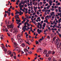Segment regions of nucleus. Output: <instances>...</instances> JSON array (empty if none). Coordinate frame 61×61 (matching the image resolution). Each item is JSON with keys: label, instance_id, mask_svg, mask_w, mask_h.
Returning a JSON list of instances; mask_svg holds the SVG:
<instances>
[{"label": "nucleus", "instance_id": "nucleus-27", "mask_svg": "<svg viewBox=\"0 0 61 61\" xmlns=\"http://www.w3.org/2000/svg\"><path fill=\"white\" fill-rule=\"evenodd\" d=\"M42 19V20H44V17L42 16L41 17Z\"/></svg>", "mask_w": 61, "mask_h": 61}, {"label": "nucleus", "instance_id": "nucleus-11", "mask_svg": "<svg viewBox=\"0 0 61 61\" xmlns=\"http://www.w3.org/2000/svg\"><path fill=\"white\" fill-rule=\"evenodd\" d=\"M5 31L6 32H8V29H7V28H5Z\"/></svg>", "mask_w": 61, "mask_h": 61}, {"label": "nucleus", "instance_id": "nucleus-30", "mask_svg": "<svg viewBox=\"0 0 61 61\" xmlns=\"http://www.w3.org/2000/svg\"><path fill=\"white\" fill-rule=\"evenodd\" d=\"M48 60H49V61L51 60V58H49L48 59Z\"/></svg>", "mask_w": 61, "mask_h": 61}, {"label": "nucleus", "instance_id": "nucleus-35", "mask_svg": "<svg viewBox=\"0 0 61 61\" xmlns=\"http://www.w3.org/2000/svg\"><path fill=\"white\" fill-rule=\"evenodd\" d=\"M36 13L34 12L32 14V15H36Z\"/></svg>", "mask_w": 61, "mask_h": 61}, {"label": "nucleus", "instance_id": "nucleus-1", "mask_svg": "<svg viewBox=\"0 0 61 61\" xmlns=\"http://www.w3.org/2000/svg\"><path fill=\"white\" fill-rule=\"evenodd\" d=\"M7 25V26L8 29H9V28H14V24H13L11 23V25H9V21L8 22Z\"/></svg>", "mask_w": 61, "mask_h": 61}, {"label": "nucleus", "instance_id": "nucleus-16", "mask_svg": "<svg viewBox=\"0 0 61 61\" xmlns=\"http://www.w3.org/2000/svg\"><path fill=\"white\" fill-rule=\"evenodd\" d=\"M7 53H9V54H10V55H11V51H10V50L8 51Z\"/></svg>", "mask_w": 61, "mask_h": 61}, {"label": "nucleus", "instance_id": "nucleus-3", "mask_svg": "<svg viewBox=\"0 0 61 61\" xmlns=\"http://www.w3.org/2000/svg\"><path fill=\"white\" fill-rule=\"evenodd\" d=\"M15 49L17 51H19L20 50V48L18 47H16L15 48Z\"/></svg>", "mask_w": 61, "mask_h": 61}, {"label": "nucleus", "instance_id": "nucleus-25", "mask_svg": "<svg viewBox=\"0 0 61 61\" xmlns=\"http://www.w3.org/2000/svg\"><path fill=\"white\" fill-rule=\"evenodd\" d=\"M61 18H60L59 20V22H61Z\"/></svg>", "mask_w": 61, "mask_h": 61}, {"label": "nucleus", "instance_id": "nucleus-52", "mask_svg": "<svg viewBox=\"0 0 61 61\" xmlns=\"http://www.w3.org/2000/svg\"><path fill=\"white\" fill-rule=\"evenodd\" d=\"M24 29H25V27H23L22 29V30H24Z\"/></svg>", "mask_w": 61, "mask_h": 61}, {"label": "nucleus", "instance_id": "nucleus-19", "mask_svg": "<svg viewBox=\"0 0 61 61\" xmlns=\"http://www.w3.org/2000/svg\"><path fill=\"white\" fill-rule=\"evenodd\" d=\"M11 40L12 41V42H14V39L13 38H11Z\"/></svg>", "mask_w": 61, "mask_h": 61}, {"label": "nucleus", "instance_id": "nucleus-20", "mask_svg": "<svg viewBox=\"0 0 61 61\" xmlns=\"http://www.w3.org/2000/svg\"><path fill=\"white\" fill-rule=\"evenodd\" d=\"M24 51L25 52H27V51H26V49H24Z\"/></svg>", "mask_w": 61, "mask_h": 61}, {"label": "nucleus", "instance_id": "nucleus-21", "mask_svg": "<svg viewBox=\"0 0 61 61\" xmlns=\"http://www.w3.org/2000/svg\"><path fill=\"white\" fill-rule=\"evenodd\" d=\"M8 15L9 16H10V12H8Z\"/></svg>", "mask_w": 61, "mask_h": 61}, {"label": "nucleus", "instance_id": "nucleus-63", "mask_svg": "<svg viewBox=\"0 0 61 61\" xmlns=\"http://www.w3.org/2000/svg\"><path fill=\"white\" fill-rule=\"evenodd\" d=\"M18 22H21V20H19Z\"/></svg>", "mask_w": 61, "mask_h": 61}, {"label": "nucleus", "instance_id": "nucleus-64", "mask_svg": "<svg viewBox=\"0 0 61 61\" xmlns=\"http://www.w3.org/2000/svg\"><path fill=\"white\" fill-rule=\"evenodd\" d=\"M59 36L60 37H61V34H59Z\"/></svg>", "mask_w": 61, "mask_h": 61}, {"label": "nucleus", "instance_id": "nucleus-36", "mask_svg": "<svg viewBox=\"0 0 61 61\" xmlns=\"http://www.w3.org/2000/svg\"><path fill=\"white\" fill-rule=\"evenodd\" d=\"M32 21H33V22H32V23H34V24H36V22H34V21L33 20H32Z\"/></svg>", "mask_w": 61, "mask_h": 61}, {"label": "nucleus", "instance_id": "nucleus-53", "mask_svg": "<svg viewBox=\"0 0 61 61\" xmlns=\"http://www.w3.org/2000/svg\"><path fill=\"white\" fill-rule=\"evenodd\" d=\"M0 38H1V40H2V39H3V37H0Z\"/></svg>", "mask_w": 61, "mask_h": 61}, {"label": "nucleus", "instance_id": "nucleus-38", "mask_svg": "<svg viewBox=\"0 0 61 61\" xmlns=\"http://www.w3.org/2000/svg\"><path fill=\"white\" fill-rule=\"evenodd\" d=\"M13 57L14 59H16V56H14Z\"/></svg>", "mask_w": 61, "mask_h": 61}, {"label": "nucleus", "instance_id": "nucleus-29", "mask_svg": "<svg viewBox=\"0 0 61 61\" xmlns=\"http://www.w3.org/2000/svg\"><path fill=\"white\" fill-rule=\"evenodd\" d=\"M61 5V4H60V3L59 2H58L57 3L58 5Z\"/></svg>", "mask_w": 61, "mask_h": 61}, {"label": "nucleus", "instance_id": "nucleus-5", "mask_svg": "<svg viewBox=\"0 0 61 61\" xmlns=\"http://www.w3.org/2000/svg\"><path fill=\"white\" fill-rule=\"evenodd\" d=\"M21 46L22 47H25V43H23L21 44Z\"/></svg>", "mask_w": 61, "mask_h": 61}, {"label": "nucleus", "instance_id": "nucleus-50", "mask_svg": "<svg viewBox=\"0 0 61 61\" xmlns=\"http://www.w3.org/2000/svg\"><path fill=\"white\" fill-rule=\"evenodd\" d=\"M37 19H39V20L40 19V17H38L37 18Z\"/></svg>", "mask_w": 61, "mask_h": 61}, {"label": "nucleus", "instance_id": "nucleus-57", "mask_svg": "<svg viewBox=\"0 0 61 61\" xmlns=\"http://www.w3.org/2000/svg\"><path fill=\"white\" fill-rule=\"evenodd\" d=\"M21 3L22 4H24V3L23 2V1H21Z\"/></svg>", "mask_w": 61, "mask_h": 61}, {"label": "nucleus", "instance_id": "nucleus-44", "mask_svg": "<svg viewBox=\"0 0 61 61\" xmlns=\"http://www.w3.org/2000/svg\"><path fill=\"white\" fill-rule=\"evenodd\" d=\"M55 11L56 12H58V10H57V9H56Z\"/></svg>", "mask_w": 61, "mask_h": 61}, {"label": "nucleus", "instance_id": "nucleus-51", "mask_svg": "<svg viewBox=\"0 0 61 61\" xmlns=\"http://www.w3.org/2000/svg\"><path fill=\"white\" fill-rule=\"evenodd\" d=\"M43 3L44 4H46V2L44 1L43 2Z\"/></svg>", "mask_w": 61, "mask_h": 61}, {"label": "nucleus", "instance_id": "nucleus-2", "mask_svg": "<svg viewBox=\"0 0 61 61\" xmlns=\"http://www.w3.org/2000/svg\"><path fill=\"white\" fill-rule=\"evenodd\" d=\"M14 31L13 32V33H15V35L17 34V33L18 32V30L17 29H13Z\"/></svg>", "mask_w": 61, "mask_h": 61}, {"label": "nucleus", "instance_id": "nucleus-55", "mask_svg": "<svg viewBox=\"0 0 61 61\" xmlns=\"http://www.w3.org/2000/svg\"><path fill=\"white\" fill-rule=\"evenodd\" d=\"M20 35H21L20 34H19V37H20V38H21V37H20Z\"/></svg>", "mask_w": 61, "mask_h": 61}, {"label": "nucleus", "instance_id": "nucleus-37", "mask_svg": "<svg viewBox=\"0 0 61 61\" xmlns=\"http://www.w3.org/2000/svg\"><path fill=\"white\" fill-rule=\"evenodd\" d=\"M48 5V4L47 3L45 5V6H47Z\"/></svg>", "mask_w": 61, "mask_h": 61}, {"label": "nucleus", "instance_id": "nucleus-34", "mask_svg": "<svg viewBox=\"0 0 61 61\" xmlns=\"http://www.w3.org/2000/svg\"><path fill=\"white\" fill-rule=\"evenodd\" d=\"M7 15L5 13L4 16V17H6V16Z\"/></svg>", "mask_w": 61, "mask_h": 61}, {"label": "nucleus", "instance_id": "nucleus-4", "mask_svg": "<svg viewBox=\"0 0 61 61\" xmlns=\"http://www.w3.org/2000/svg\"><path fill=\"white\" fill-rule=\"evenodd\" d=\"M22 40L21 39H20L18 40V42L19 43H21V42H22Z\"/></svg>", "mask_w": 61, "mask_h": 61}, {"label": "nucleus", "instance_id": "nucleus-39", "mask_svg": "<svg viewBox=\"0 0 61 61\" xmlns=\"http://www.w3.org/2000/svg\"><path fill=\"white\" fill-rule=\"evenodd\" d=\"M47 38H48V39H50V36H47Z\"/></svg>", "mask_w": 61, "mask_h": 61}, {"label": "nucleus", "instance_id": "nucleus-18", "mask_svg": "<svg viewBox=\"0 0 61 61\" xmlns=\"http://www.w3.org/2000/svg\"><path fill=\"white\" fill-rule=\"evenodd\" d=\"M36 44H39V42H38V41H36Z\"/></svg>", "mask_w": 61, "mask_h": 61}, {"label": "nucleus", "instance_id": "nucleus-42", "mask_svg": "<svg viewBox=\"0 0 61 61\" xmlns=\"http://www.w3.org/2000/svg\"><path fill=\"white\" fill-rule=\"evenodd\" d=\"M38 25H40V22H38Z\"/></svg>", "mask_w": 61, "mask_h": 61}, {"label": "nucleus", "instance_id": "nucleus-58", "mask_svg": "<svg viewBox=\"0 0 61 61\" xmlns=\"http://www.w3.org/2000/svg\"><path fill=\"white\" fill-rule=\"evenodd\" d=\"M20 10H23V9L22 8H20Z\"/></svg>", "mask_w": 61, "mask_h": 61}, {"label": "nucleus", "instance_id": "nucleus-24", "mask_svg": "<svg viewBox=\"0 0 61 61\" xmlns=\"http://www.w3.org/2000/svg\"><path fill=\"white\" fill-rule=\"evenodd\" d=\"M46 57H48V53H47L46 55Z\"/></svg>", "mask_w": 61, "mask_h": 61}, {"label": "nucleus", "instance_id": "nucleus-7", "mask_svg": "<svg viewBox=\"0 0 61 61\" xmlns=\"http://www.w3.org/2000/svg\"><path fill=\"white\" fill-rule=\"evenodd\" d=\"M44 54H46L47 53V50H45L43 52Z\"/></svg>", "mask_w": 61, "mask_h": 61}, {"label": "nucleus", "instance_id": "nucleus-13", "mask_svg": "<svg viewBox=\"0 0 61 61\" xmlns=\"http://www.w3.org/2000/svg\"><path fill=\"white\" fill-rule=\"evenodd\" d=\"M59 42L58 41H57L56 42V45H58L59 44Z\"/></svg>", "mask_w": 61, "mask_h": 61}, {"label": "nucleus", "instance_id": "nucleus-40", "mask_svg": "<svg viewBox=\"0 0 61 61\" xmlns=\"http://www.w3.org/2000/svg\"><path fill=\"white\" fill-rule=\"evenodd\" d=\"M39 31H40L39 29H38L37 30V32H39Z\"/></svg>", "mask_w": 61, "mask_h": 61}, {"label": "nucleus", "instance_id": "nucleus-41", "mask_svg": "<svg viewBox=\"0 0 61 61\" xmlns=\"http://www.w3.org/2000/svg\"><path fill=\"white\" fill-rule=\"evenodd\" d=\"M22 3H20V4H19V5H22Z\"/></svg>", "mask_w": 61, "mask_h": 61}, {"label": "nucleus", "instance_id": "nucleus-23", "mask_svg": "<svg viewBox=\"0 0 61 61\" xmlns=\"http://www.w3.org/2000/svg\"><path fill=\"white\" fill-rule=\"evenodd\" d=\"M28 53H29V54H32V52L31 51H30Z\"/></svg>", "mask_w": 61, "mask_h": 61}, {"label": "nucleus", "instance_id": "nucleus-28", "mask_svg": "<svg viewBox=\"0 0 61 61\" xmlns=\"http://www.w3.org/2000/svg\"><path fill=\"white\" fill-rule=\"evenodd\" d=\"M17 15H18H18H15V18H17L16 17H17Z\"/></svg>", "mask_w": 61, "mask_h": 61}, {"label": "nucleus", "instance_id": "nucleus-17", "mask_svg": "<svg viewBox=\"0 0 61 61\" xmlns=\"http://www.w3.org/2000/svg\"><path fill=\"white\" fill-rule=\"evenodd\" d=\"M42 50V49L41 48H39L38 49V51H39V50L41 51V50Z\"/></svg>", "mask_w": 61, "mask_h": 61}, {"label": "nucleus", "instance_id": "nucleus-9", "mask_svg": "<svg viewBox=\"0 0 61 61\" xmlns=\"http://www.w3.org/2000/svg\"><path fill=\"white\" fill-rule=\"evenodd\" d=\"M48 54H52V52H51V51H49L48 52Z\"/></svg>", "mask_w": 61, "mask_h": 61}, {"label": "nucleus", "instance_id": "nucleus-60", "mask_svg": "<svg viewBox=\"0 0 61 61\" xmlns=\"http://www.w3.org/2000/svg\"><path fill=\"white\" fill-rule=\"evenodd\" d=\"M2 30L4 32V31H5V30L4 29H2Z\"/></svg>", "mask_w": 61, "mask_h": 61}, {"label": "nucleus", "instance_id": "nucleus-43", "mask_svg": "<svg viewBox=\"0 0 61 61\" xmlns=\"http://www.w3.org/2000/svg\"><path fill=\"white\" fill-rule=\"evenodd\" d=\"M10 56H11V57H12L13 56V54H12V55H10Z\"/></svg>", "mask_w": 61, "mask_h": 61}, {"label": "nucleus", "instance_id": "nucleus-14", "mask_svg": "<svg viewBox=\"0 0 61 61\" xmlns=\"http://www.w3.org/2000/svg\"><path fill=\"white\" fill-rule=\"evenodd\" d=\"M46 25V23H44V25H43V27H45Z\"/></svg>", "mask_w": 61, "mask_h": 61}, {"label": "nucleus", "instance_id": "nucleus-8", "mask_svg": "<svg viewBox=\"0 0 61 61\" xmlns=\"http://www.w3.org/2000/svg\"><path fill=\"white\" fill-rule=\"evenodd\" d=\"M19 6H20V8H23V7H24V6H23V5H22L21 6L19 5Z\"/></svg>", "mask_w": 61, "mask_h": 61}, {"label": "nucleus", "instance_id": "nucleus-33", "mask_svg": "<svg viewBox=\"0 0 61 61\" xmlns=\"http://www.w3.org/2000/svg\"><path fill=\"white\" fill-rule=\"evenodd\" d=\"M56 38V37H55L53 39V41H54V40H55V38Z\"/></svg>", "mask_w": 61, "mask_h": 61}, {"label": "nucleus", "instance_id": "nucleus-47", "mask_svg": "<svg viewBox=\"0 0 61 61\" xmlns=\"http://www.w3.org/2000/svg\"><path fill=\"white\" fill-rule=\"evenodd\" d=\"M34 10H32V11H31V13H34Z\"/></svg>", "mask_w": 61, "mask_h": 61}, {"label": "nucleus", "instance_id": "nucleus-59", "mask_svg": "<svg viewBox=\"0 0 61 61\" xmlns=\"http://www.w3.org/2000/svg\"><path fill=\"white\" fill-rule=\"evenodd\" d=\"M42 4H43V3H42V2H40V5H42Z\"/></svg>", "mask_w": 61, "mask_h": 61}, {"label": "nucleus", "instance_id": "nucleus-31", "mask_svg": "<svg viewBox=\"0 0 61 61\" xmlns=\"http://www.w3.org/2000/svg\"><path fill=\"white\" fill-rule=\"evenodd\" d=\"M5 13H8V11H6L5 10Z\"/></svg>", "mask_w": 61, "mask_h": 61}, {"label": "nucleus", "instance_id": "nucleus-56", "mask_svg": "<svg viewBox=\"0 0 61 61\" xmlns=\"http://www.w3.org/2000/svg\"><path fill=\"white\" fill-rule=\"evenodd\" d=\"M5 46L6 47H8V46H7V44H6Z\"/></svg>", "mask_w": 61, "mask_h": 61}, {"label": "nucleus", "instance_id": "nucleus-54", "mask_svg": "<svg viewBox=\"0 0 61 61\" xmlns=\"http://www.w3.org/2000/svg\"><path fill=\"white\" fill-rule=\"evenodd\" d=\"M48 29L49 30H50V27H48Z\"/></svg>", "mask_w": 61, "mask_h": 61}, {"label": "nucleus", "instance_id": "nucleus-61", "mask_svg": "<svg viewBox=\"0 0 61 61\" xmlns=\"http://www.w3.org/2000/svg\"><path fill=\"white\" fill-rule=\"evenodd\" d=\"M25 7H26L27 6V4H25Z\"/></svg>", "mask_w": 61, "mask_h": 61}, {"label": "nucleus", "instance_id": "nucleus-46", "mask_svg": "<svg viewBox=\"0 0 61 61\" xmlns=\"http://www.w3.org/2000/svg\"><path fill=\"white\" fill-rule=\"evenodd\" d=\"M25 11H28V9L27 8H26L25 9Z\"/></svg>", "mask_w": 61, "mask_h": 61}, {"label": "nucleus", "instance_id": "nucleus-62", "mask_svg": "<svg viewBox=\"0 0 61 61\" xmlns=\"http://www.w3.org/2000/svg\"><path fill=\"white\" fill-rule=\"evenodd\" d=\"M29 35L28 34H26V37H27V36H28Z\"/></svg>", "mask_w": 61, "mask_h": 61}, {"label": "nucleus", "instance_id": "nucleus-32", "mask_svg": "<svg viewBox=\"0 0 61 61\" xmlns=\"http://www.w3.org/2000/svg\"><path fill=\"white\" fill-rule=\"evenodd\" d=\"M2 48H3V49H5V46H3Z\"/></svg>", "mask_w": 61, "mask_h": 61}, {"label": "nucleus", "instance_id": "nucleus-49", "mask_svg": "<svg viewBox=\"0 0 61 61\" xmlns=\"http://www.w3.org/2000/svg\"><path fill=\"white\" fill-rule=\"evenodd\" d=\"M42 32V30H40V33Z\"/></svg>", "mask_w": 61, "mask_h": 61}, {"label": "nucleus", "instance_id": "nucleus-45", "mask_svg": "<svg viewBox=\"0 0 61 61\" xmlns=\"http://www.w3.org/2000/svg\"><path fill=\"white\" fill-rule=\"evenodd\" d=\"M11 15H12V16H14V14H13V13H11Z\"/></svg>", "mask_w": 61, "mask_h": 61}, {"label": "nucleus", "instance_id": "nucleus-12", "mask_svg": "<svg viewBox=\"0 0 61 61\" xmlns=\"http://www.w3.org/2000/svg\"><path fill=\"white\" fill-rule=\"evenodd\" d=\"M57 47H58V48H59V47H60L61 46V45H57Z\"/></svg>", "mask_w": 61, "mask_h": 61}, {"label": "nucleus", "instance_id": "nucleus-10", "mask_svg": "<svg viewBox=\"0 0 61 61\" xmlns=\"http://www.w3.org/2000/svg\"><path fill=\"white\" fill-rule=\"evenodd\" d=\"M7 50V49L6 48L4 49V51H5V52H6Z\"/></svg>", "mask_w": 61, "mask_h": 61}, {"label": "nucleus", "instance_id": "nucleus-6", "mask_svg": "<svg viewBox=\"0 0 61 61\" xmlns=\"http://www.w3.org/2000/svg\"><path fill=\"white\" fill-rule=\"evenodd\" d=\"M52 53V55H54V54H55V51H52V53Z\"/></svg>", "mask_w": 61, "mask_h": 61}, {"label": "nucleus", "instance_id": "nucleus-48", "mask_svg": "<svg viewBox=\"0 0 61 61\" xmlns=\"http://www.w3.org/2000/svg\"><path fill=\"white\" fill-rule=\"evenodd\" d=\"M51 14H55V12H51Z\"/></svg>", "mask_w": 61, "mask_h": 61}, {"label": "nucleus", "instance_id": "nucleus-26", "mask_svg": "<svg viewBox=\"0 0 61 61\" xmlns=\"http://www.w3.org/2000/svg\"><path fill=\"white\" fill-rule=\"evenodd\" d=\"M44 22V21H43V20H42L41 22V24H43V23Z\"/></svg>", "mask_w": 61, "mask_h": 61}, {"label": "nucleus", "instance_id": "nucleus-15", "mask_svg": "<svg viewBox=\"0 0 61 61\" xmlns=\"http://www.w3.org/2000/svg\"><path fill=\"white\" fill-rule=\"evenodd\" d=\"M14 44L15 46V47H16V46H17V44L16 43H14Z\"/></svg>", "mask_w": 61, "mask_h": 61}, {"label": "nucleus", "instance_id": "nucleus-22", "mask_svg": "<svg viewBox=\"0 0 61 61\" xmlns=\"http://www.w3.org/2000/svg\"><path fill=\"white\" fill-rule=\"evenodd\" d=\"M26 44H28V45H30V43H29L28 42H26Z\"/></svg>", "mask_w": 61, "mask_h": 61}]
</instances>
